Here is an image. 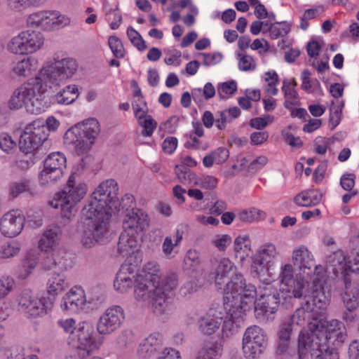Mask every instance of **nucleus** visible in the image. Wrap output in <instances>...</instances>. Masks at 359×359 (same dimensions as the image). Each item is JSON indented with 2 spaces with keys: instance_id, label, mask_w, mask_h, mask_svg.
Listing matches in <instances>:
<instances>
[{
  "instance_id": "ea45409f",
  "label": "nucleus",
  "mask_w": 359,
  "mask_h": 359,
  "mask_svg": "<svg viewBox=\"0 0 359 359\" xmlns=\"http://www.w3.org/2000/svg\"><path fill=\"white\" fill-rule=\"evenodd\" d=\"M8 190L9 195L13 198L23 193H27L29 196H34L37 194L36 187L28 179L11 182Z\"/></svg>"
},
{
  "instance_id": "de8ad7c7",
  "label": "nucleus",
  "mask_w": 359,
  "mask_h": 359,
  "mask_svg": "<svg viewBox=\"0 0 359 359\" xmlns=\"http://www.w3.org/2000/svg\"><path fill=\"white\" fill-rule=\"evenodd\" d=\"M50 255L46 256L42 262L43 268L47 271L66 269L65 260L60 257L58 252H50Z\"/></svg>"
},
{
  "instance_id": "f3484780",
  "label": "nucleus",
  "mask_w": 359,
  "mask_h": 359,
  "mask_svg": "<svg viewBox=\"0 0 359 359\" xmlns=\"http://www.w3.org/2000/svg\"><path fill=\"white\" fill-rule=\"evenodd\" d=\"M266 332L258 325H251L244 332L242 351L245 359H259L267 346Z\"/></svg>"
},
{
  "instance_id": "69168bd1",
  "label": "nucleus",
  "mask_w": 359,
  "mask_h": 359,
  "mask_svg": "<svg viewBox=\"0 0 359 359\" xmlns=\"http://www.w3.org/2000/svg\"><path fill=\"white\" fill-rule=\"evenodd\" d=\"M109 46L116 58H122L125 55V49L119 38L116 36H111L108 39Z\"/></svg>"
},
{
  "instance_id": "423d86ee",
  "label": "nucleus",
  "mask_w": 359,
  "mask_h": 359,
  "mask_svg": "<svg viewBox=\"0 0 359 359\" xmlns=\"http://www.w3.org/2000/svg\"><path fill=\"white\" fill-rule=\"evenodd\" d=\"M111 216L108 212H95L83 208L80 240L84 248H92L110 241Z\"/></svg>"
},
{
  "instance_id": "4468645a",
  "label": "nucleus",
  "mask_w": 359,
  "mask_h": 359,
  "mask_svg": "<svg viewBox=\"0 0 359 359\" xmlns=\"http://www.w3.org/2000/svg\"><path fill=\"white\" fill-rule=\"evenodd\" d=\"M212 265L215 285L218 290L223 291L224 297L226 296L227 290L233 291V288L236 285H238V283L240 281L244 287L254 286L252 284H247L243 276L237 273L236 266L229 258L215 259Z\"/></svg>"
},
{
  "instance_id": "a878e982",
  "label": "nucleus",
  "mask_w": 359,
  "mask_h": 359,
  "mask_svg": "<svg viewBox=\"0 0 359 359\" xmlns=\"http://www.w3.org/2000/svg\"><path fill=\"white\" fill-rule=\"evenodd\" d=\"M177 285V280L175 276L162 280L161 292L156 293L150 306L156 315L161 316L166 313L169 306L168 293L175 290Z\"/></svg>"
},
{
  "instance_id": "a18cd8bd",
  "label": "nucleus",
  "mask_w": 359,
  "mask_h": 359,
  "mask_svg": "<svg viewBox=\"0 0 359 359\" xmlns=\"http://www.w3.org/2000/svg\"><path fill=\"white\" fill-rule=\"evenodd\" d=\"M138 124L143 128L142 135L144 137H151L157 127V123L151 116L144 114L143 111H136V117Z\"/></svg>"
},
{
  "instance_id": "c756f323",
  "label": "nucleus",
  "mask_w": 359,
  "mask_h": 359,
  "mask_svg": "<svg viewBox=\"0 0 359 359\" xmlns=\"http://www.w3.org/2000/svg\"><path fill=\"white\" fill-rule=\"evenodd\" d=\"M62 235V230L57 225L48 226L43 232L38 243L39 249L46 253L56 252Z\"/></svg>"
},
{
  "instance_id": "7c9ffc66",
  "label": "nucleus",
  "mask_w": 359,
  "mask_h": 359,
  "mask_svg": "<svg viewBox=\"0 0 359 359\" xmlns=\"http://www.w3.org/2000/svg\"><path fill=\"white\" fill-rule=\"evenodd\" d=\"M39 68L38 60L32 56L21 58L13 64L11 74L20 79L32 76Z\"/></svg>"
},
{
  "instance_id": "c85d7f7f",
  "label": "nucleus",
  "mask_w": 359,
  "mask_h": 359,
  "mask_svg": "<svg viewBox=\"0 0 359 359\" xmlns=\"http://www.w3.org/2000/svg\"><path fill=\"white\" fill-rule=\"evenodd\" d=\"M137 276L131 265L123 264L117 272L114 282L115 290L122 294L127 292L135 287Z\"/></svg>"
},
{
  "instance_id": "aec40b11",
  "label": "nucleus",
  "mask_w": 359,
  "mask_h": 359,
  "mask_svg": "<svg viewBox=\"0 0 359 359\" xmlns=\"http://www.w3.org/2000/svg\"><path fill=\"white\" fill-rule=\"evenodd\" d=\"M125 318V311L122 306H110L100 315L96 325V330L101 335H110L122 326Z\"/></svg>"
},
{
  "instance_id": "0e129e2a",
  "label": "nucleus",
  "mask_w": 359,
  "mask_h": 359,
  "mask_svg": "<svg viewBox=\"0 0 359 359\" xmlns=\"http://www.w3.org/2000/svg\"><path fill=\"white\" fill-rule=\"evenodd\" d=\"M127 36L131 43L137 48V50L143 51L147 48L145 41L142 36L133 27H130L128 28Z\"/></svg>"
},
{
  "instance_id": "9b49d317",
  "label": "nucleus",
  "mask_w": 359,
  "mask_h": 359,
  "mask_svg": "<svg viewBox=\"0 0 359 359\" xmlns=\"http://www.w3.org/2000/svg\"><path fill=\"white\" fill-rule=\"evenodd\" d=\"M100 132V123L95 118L78 123L65 133L64 140L76 153L82 154L90 149Z\"/></svg>"
},
{
  "instance_id": "603ef678",
  "label": "nucleus",
  "mask_w": 359,
  "mask_h": 359,
  "mask_svg": "<svg viewBox=\"0 0 359 359\" xmlns=\"http://www.w3.org/2000/svg\"><path fill=\"white\" fill-rule=\"evenodd\" d=\"M38 264L37 259L31 256L26 257L16 271L18 278L26 279L32 273Z\"/></svg>"
},
{
  "instance_id": "49530a36",
  "label": "nucleus",
  "mask_w": 359,
  "mask_h": 359,
  "mask_svg": "<svg viewBox=\"0 0 359 359\" xmlns=\"http://www.w3.org/2000/svg\"><path fill=\"white\" fill-rule=\"evenodd\" d=\"M21 250V244L17 240H9L0 245V259H8L19 255Z\"/></svg>"
},
{
  "instance_id": "20e7f679",
  "label": "nucleus",
  "mask_w": 359,
  "mask_h": 359,
  "mask_svg": "<svg viewBox=\"0 0 359 359\" xmlns=\"http://www.w3.org/2000/svg\"><path fill=\"white\" fill-rule=\"evenodd\" d=\"M325 275L322 267L316 268V273L313 279V289L306 297H301L304 302L299 309H297L292 317L285 320L293 325L296 330L312 319L318 320L317 316L326 310L330 303V294L324 290Z\"/></svg>"
},
{
  "instance_id": "b1692460",
  "label": "nucleus",
  "mask_w": 359,
  "mask_h": 359,
  "mask_svg": "<svg viewBox=\"0 0 359 359\" xmlns=\"http://www.w3.org/2000/svg\"><path fill=\"white\" fill-rule=\"evenodd\" d=\"M161 284H156L144 276H137L134 289L136 304L142 308H149L156 292H160Z\"/></svg>"
},
{
  "instance_id": "cd10ccee",
  "label": "nucleus",
  "mask_w": 359,
  "mask_h": 359,
  "mask_svg": "<svg viewBox=\"0 0 359 359\" xmlns=\"http://www.w3.org/2000/svg\"><path fill=\"white\" fill-rule=\"evenodd\" d=\"M163 346V335L159 332H153L140 341L136 352L140 358H149L159 352Z\"/></svg>"
},
{
  "instance_id": "6e6552de",
  "label": "nucleus",
  "mask_w": 359,
  "mask_h": 359,
  "mask_svg": "<svg viewBox=\"0 0 359 359\" xmlns=\"http://www.w3.org/2000/svg\"><path fill=\"white\" fill-rule=\"evenodd\" d=\"M57 323L69 334V344L85 351L86 355L97 351L103 342L102 338L95 333L93 327L88 323L83 322L76 326L75 320L72 318L60 320Z\"/></svg>"
},
{
  "instance_id": "0eeeda50",
  "label": "nucleus",
  "mask_w": 359,
  "mask_h": 359,
  "mask_svg": "<svg viewBox=\"0 0 359 359\" xmlns=\"http://www.w3.org/2000/svg\"><path fill=\"white\" fill-rule=\"evenodd\" d=\"M40 81L36 74L34 79L15 88L8 100V107L13 111L25 108L27 112L34 114L46 111L49 104L42 99L40 91L45 85Z\"/></svg>"
},
{
  "instance_id": "5701e85b",
  "label": "nucleus",
  "mask_w": 359,
  "mask_h": 359,
  "mask_svg": "<svg viewBox=\"0 0 359 359\" xmlns=\"http://www.w3.org/2000/svg\"><path fill=\"white\" fill-rule=\"evenodd\" d=\"M25 217L18 209L11 210L0 217V233L8 238L19 236L25 226Z\"/></svg>"
},
{
  "instance_id": "6ab92c4d",
  "label": "nucleus",
  "mask_w": 359,
  "mask_h": 359,
  "mask_svg": "<svg viewBox=\"0 0 359 359\" xmlns=\"http://www.w3.org/2000/svg\"><path fill=\"white\" fill-rule=\"evenodd\" d=\"M43 168L39 175L41 186H49L60 180L67 166L65 155L60 151L49 154L43 161Z\"/></svg>"
},
{
  "instance_id": "79ce46f5",
  "label": "nucleus",
  "mask_w": 359,
  "mask_h": 359,
  "mask_svg": "<svg viewBox=\"0 0 359 359\" xmlns=\"http://www.w3.org/2000/svg\"><path fill=\"white\" fill-rule=\"evenodd\" d=\"M297 83L294 79H284L282 90L284 93L285 107L289 109L299 103V95L295 89Z\"/></svg>"
},
{
  "instance_id": "72a5a7b5",
  "label": "nucleus",
  "mask_w": 359,
  "mask_h": 359,
  "mask_svg": "<svg viewBox=\"0 0 359 359\" xmlns=\"http://www.w3.org/2000/svg\"><path fill=\"white\" fill-rule=\"evenodd\" d=\"M183 231L176 229L172 234L166 236L162 243V252L166 258L170 259L177 253V248L183 240Z\"/></svg>"
},
{
  "instance_id": "052dcab7",
  "label": "nucleus",
  "mask_w": 359,
  "mask_h": 359,
  "mask_svg": "<svg viewBox=\"0 0 359 359\" xmlns=\"http://www.w3.org/2000/svg\"><path fill=\"white\" fill-rule=\"evenodd\" d=\"M237 90V83L235 81H229L219 83L217 93L221 99H226L235 93Z\"/></svg>"
},
{
  "instance_id": "e433bc0d",
  "label": "nucleus",
  "mask_w": 359,
  "mask_h": 359,
  "mask_svg": "<svg viewBox=\"0 0 359 359\" xmlns=\"http://www.w3.org/2000/svg\"><path fill=\"white\" fill-rule=\"evenodd\" d=\"M80 92L76 84H69L61 88L53 96L55 102L60 105L73 104L79 97Z\"/></svg>"
},
{
  "instance_id": "774afa93",
  "label": "nucleus",
  "mask_w": 359,
  "mask_h": 359,
  "mask_svg": "<svg viewBox=\"0 0 359 359\" xmlns=\"http://www.w3.org/2000/svg\"><path fill=\"white\" fill-rule=\"evenodd\" d=\"M251 248L250 241L248 235H241L236 237L233 242L234 253L243 250H250Z\"/></svg>"
},
{
  "instance_id": "4c0bfd02",
  "label": "nucleus",
  "mask_w": 359,
  "mask_h": 359,
  "mask_svg": "<svg viewBox=\"0 0 359 359\" xmlns=\"http://www.w3.org/2000/svg\"><path fill=\"white\" fill-rule=\"evenodd\" d=\"M69 286L65 276L59 273H52L46 282V292L51 297H56Z\"/></svg>"
},
{
  "instance_id": "13d9d810",
  "label": "nucleus",
  "mask_w": 359,
  "mask_h": 359,
  "mask_svg": "<svg viewBox=\"0 0 359 359\" xmlns=\"http://www.w3.org/2000/svg\"><path fill=\"white\" fill-rule=\"evenodd\" d=\"M184 264L187 269L192 271H197L201 266L198 252L196 250H188L184 258Z\"/></svg>"
},
{
  "instance_id": "680f3d73",
  "label": "nucleus",
  "mask_w": 359,
  "mask_h": 359,
  "mask_svg": "<svg viewBox=\"0 0 359 359\" xmlns=\"http://www.w3.org/2000/svg\"><path fill=\"white\" fill-rule=\"evenodd\" d=\"M290 30V25L285 22H277L271 24L268 28L269 36L271 39H277L286 35Z\"/></svg>"
},
{
  "instance_id": "3c124183",
  "label": "nucleus",
  "mask_w": 359,
  "mask_h": 359,
  "mask_svg": "<svg viewBox=\"0 0 359 359\" xmlns=\"http://www.w3.org/2000/svg\"><path fill=\"white\" fill-rule=\"evenodd\" d=\"M43 0H8V5L11 10L22 13L29 9L39 7Z\"/></svg>"
},
{
  "instance_id": "a19ab883",
  "label": "nucleus",
  "mask_w": 359,
  "mask_h": 359,
  "mask_svg": "<svg viewBox=\"0 0 359 359\" xmlns=\"http://www.w3.org/2000/svg\"><path fill=\"white\" fill-rule=\"evenodd\" d=\"M222 321V317L206 314L201 317L198 322L199 330L204 334L211 335L219 329Z\"/></svg>"
},
{
  "instance_id": "5fc2aeb1",
  "label": "nucleus",
  "mask_w": 359,
  "mask_h": 359,
  "mask_svg": "<svg viewBox=\"0 0 359 359\" xmlns=\"http://www.w3.org/2000/svg\"><path fill=\"white\" fill-rule=\"evenodd\" d=\"M324 12V7L323 6H318L316 7L306 10L300 20V27L303 30H306L309 26V20L316 18Z\"/></svg>"
},
{
  "instance_id": "864d4df0",
  "label": "nucleus",
  "mask_w": 359,
  "mask_h": 359,
  "mask_svg": "<svg viewBox=\"0 0 359 359\" xmlns=\"http://www.w3.org/2000/svg\"><path fill=\"white\" fill-rule=\"evenodd\" d=\"M175 172L180 182L185 185L195 186L197 177L196 173L179 165L175 166Z\"/></svg>"
},
{
  "instance_id": "a211bd4d",
  "label": "nucleus",
  "mask_w": 359,
  "mask_h": 359,
  "mask_svg": "<svg viewBox=\"0 0 359 359\" xmlns=\"http://www.w3.org/2000/svg\"><path fill=\"white\" fill-rule=\"evenodd\" d=\"M43 122L39 119L28 123L24 128L19 141L20 149L29 154L38 150L48 139Z\"/></svg>"
},
{
  "instance_id": "4d7b16f0",
  "label": "nucleus",
  "mask_w": 359,
  "mask_h": 359,
  "mask_svg": "<svg viewBox=\"0 0 359 359\" xmlns=\"http://www.w3.org/2000/svg\"><path fill=\"white\" fill-rule=\"evenodd\" d=\"M238 60V69L242 72H252L255 70L257 65L254 58L244 53L237 54Z\"/></svg>"
},
{
  "instance_id": "ddd939ff",
  "label": "nucleus",
  "mask_w": 359,
  "mask_h": 359,
  "mask_svg": "<svg viewBox=\"0 0 359 359\" xmlns=\"http://www.w3.org/2000/svg\"><path fill=\"white\" fill-rule=\"evenodd\" d=\"M18 309L29 320L41 318L53 309L54 299L35 294L31 290H22L15 297Z\"/></svg>"
},
{
  "instance_id": "6e6d98bb",
  "label": "nucleus",
  "mask_w": 359,
  "mask_h": 359,
  "mask_svg": "<svg viewBox=\"0 0 359 359\" xmlns=\"http://www.w3.org/2000/svg\"><path fill=\"white\" fill-rule=\"evenodd\" d=\"M265 217L266 213L264 212L254 208L243 210L237 215L239 220L247 222H252L256 219H263Z\"/></svg>"
},
{
  "instance_id": "412c9836",
  "label": "nucleus",
  "mask_w": 359,
  "mask_h": 359,
  "mask_svg": "<svg viewBox=\"0 0 359 359\" xmlns=\"http://www.w3.org/2000/svg\"><path fill=\"white\" fill-rule=\"evenodd\" d=\"M278 252L276 246L272 243H265L261 245L251 264V273L253 276L261 278L265 271H269L274 266ZM271 277V273L269 272Z\"/></svg>"
},
{
  "instance_id": "473e14b6",
  "label": "nucleus",
  "mask_w": 359,
  "mask_h": 359,
  "mask_svg": "<svg viewBox=\"0 0 359 359\" xmlns=\"http://www.w3.org/2000/svg\"><path fill=\"white\" fill-rule=\"evenodd\" d=\"M342 301L346 309L351 312L359 304V285L345 279V289L342 294Z\"/></svg>"
},
{
  "instance_id": "c03bdc74",
  "label": "nucleus",
  "mask_w": 359,
  "mask_h": 359,
  "mask_svg": "<svg viewBox=\"0 0 359 359\" xmlns=\"http://www.w3.org/2000/svg\"><path fill=\"white\" fill-rule=\"evenodd\" d=\"M160 266L156 262L151 261L147 262L143 267L138 276H144L147 280H152L154 283L161 284V281L168 278L159 276ZM170 276H169L170 277Z\"/></svg>"
},
{
  "instance_id": "8fccbe9b",
  "label": "nucleus",
  "mask_w": 359,
  "mask_h": 359,
  "mask_svg": "<svg viewBox=\"0 0 359 359\" xmlns=\"http://www.w3.org/2000/svg\"><path fill=\"white\" fill-rule=\"evenodd\" d=\"M262 79L266 83L264 91L269 96L276 95L278 93L277 84L278 83V75L275 71L264 72Z\"/></svg>"
},
{
  "instance_id": "58836bf2",
  "label": "nucleus",
  "mask_w": 359,
  "mask_h": 359,
  "mask_svg": "<svg viewBox=\"0 0 359 359\" xmlns=\"http://www.w3.org/2000/svg\"><path fill=\"white\" fill-rule=\"evenodd\" d=\"M323 194L316 189L302 191L294 198V202L298 206L309 207L319 204Z\"/></svg>"
},
{
  "instance_id": "4be33fe9",
  "label": "nucleus",
  "mask_w": 359,
  "mask_h": 359,
  "mask_svg": "<svg viewBox=\"0 0 359 359\" xmlns=\"http://www.w3.org/2000/svg\"><path fill=\"white\" fill-rule=\"evenodd\" d=\"M137 235L123 230L117 245L118 253L123 257L130 259L131 264L133 262L135 264H137L142 260L140 241Z\"/></svg>"
},
{
  "instance_id": "39448f33",
  "label": "nucleus",
  "mask_w": 359,
  "mask_h": 359,
  "mask_svg": "<svg viewBox=\"0 0 359 359\" xmlns=\"http://www.w3.org/2000/svg\"><path fill=\"white\" fill-rule=\"evenodd\" d=\"M83 169V161L75 165L64 188L55 193L48 204L54 209L60 208L61 216L69 219L76 204L82 201L88 191L87 184L81 179Z\"/></svg>"
},
{
  "instance_id": "dca6fc26",
  "label": "nucleus",
  "mask_w": 359,
  "mask_h": 359,
  "mask_svg": "<svg viewBox=\"0 0 359 359\" xmlns=\"http://www.w3.org/2000/svg\"><path fill=\"white\" fill-rule=\"evenodd\" d=\"M71 18L56 10H42L31 13L27 23L44 32H54L67 27Z\"/></svg>"
},
{
  "instance_id": "c9c22d12",
  "label": "nucleus",
  "mask_w": 359,
  "mask_h": 359,
  "mask_svg": "<svg viewBox=\"0 0 359 359\" xmlns=\"http://www.w3.org/2000/svg\"><path fill=\"white\" fill-rule=\"evenodd\" d=\"M327 269L337 276L347 275V259L341 250H337L331 254L327 257Z\"/></svg>"
},
{
  "instance_id": "f03ea898",
  "label": "nucleus",
  "mask_w": 359,
  "mask_h": 359,
  "mask_svg": "<svg viewBox=\"0 0 359 359\" xmlns=\"http://www.w3.org/2000/svg\"><path fill=\"white\" fill-rule=\"evenodd\" d=\"M292 260L294 265L299 269V273L294 274V266L285 264L280 268L278 279L280 281V290L285 298L306 297L313 289V279L316 276V268L322 267L327 280V270L321 265H315V259L311 251L304 245H299L292 251Z\"/></svg>"
},
{
  "instance_id": "2f4dec72",
  "label": "nucleus",
  "mask_w": 359,
  "mask_h": 359,
  "mask_svg": "<svg viewBox=\"0 0 359 359\" xmlns=\"http://www.w3.org/2000/svg\"><path fill=\"white\" fill-rule=\"evenodd\" d=\"M296 328L285 319L280 323L278 332L277 351L280 354L288 352L291 346V334Z\"/></svg>"
},
{
  "instance_id": "f8f14e48",
  "label": "nucleus",
  "mask_w": 359,
  "mask_h": 359,
  "mask_svg": "<svg viewBox=\"0 0 359 359\" xmlns=\"http://www.w3.org/2000/svg\"><path fill=\"white\" fill-rule=\"evenodd\" d=\"M118 191V184L114 180L103 181L92 193L83 209L95 212H108L111 215L115 214L119 211Z\"/></svg>"
},
{
  "instance_id": "9d476101",
  "label": "nucleus",
  "mask_w": 359,
  "mask_h": 359,
  "mask_svg": "<svg viewBox=\"0 0 359 359\" xmlns=\"http://www.w3.org/2000/svg\"><path fill=\"white\" fill-rule=\"evenodd\" d=\"M265 286L259 298L254 297L255 314L260 322H267L274 318L273 315L277 311L280 303H290L294 297L285 298L280 290V281L273 279H262Z\"/></svg>"
},
{
  "instance_id": "1a4fd4ad",
  "label": "nucleus",
  "mask_w": 359,
  "mask_h": 359,
  "mask_svg": "<svg viewBox=\"0 0 359 359\" xmlns=\"http://www.w3.org/2000/svg\"><path fill=\"white\" fill-rule=\"evenodd\" d=\"M78 68L77 61L72 57H54L52 63L44 64L38 71L37 79L46 88H58L73 79Z\"/></svg>"
},
{
  "instance_id": "bf43d9fd",
  "label": "nucleus",
  "mask_w": 359,
  "mask_h": 359,
  "mask_svg": "<svg viewBox=\"0 0 359 359\" xmlns=\"http://www.w3.org/2000/svg\"><path fill=\"white\" fill-rule=\"evenodd\" d=\"M218 184V179L212 175H201L196 177L195 186L204 189H215Z\"/></svg>"
},
{
  "instance_id": "7ed1b4c3",
  "label": "nucleus",
  "mask_w": 359,
  "mask_h": 359,
  "mask_svg": "<svg viewBox=\"0 0 359 359\" xmlns=\"http://www.w3.org/2000/svg\"><path fill=\"white\" fill-rule=\"evenodd\" d=\"M238 284L233 291L227 290L224 297V309L227 316L222 330L223 339L229 338L238 332L247 313L252 307L254 297L257 296L255 286L244 287L241 281Z\"/></svg>"
},
{
  "instance_id": "338daca9",
  "label": "nucleus",
  "mask_w": 359,
  "mask_h": 359,
  "mask_svg": "<svg viewBox=\"0 0 359 359\" xmlns=\"http://www.w3.org/2000/svg\"><path fill=\"white\" fill-rule=\"evenodd\" d=\"M16 142L8 133L0 134V148L6 153L11 152L16 148Z\"/></svg>"
},
{
  "instance_id": "393cba45",
  "label": "nucleus",
  "mask_w": 359,
  "mask_h": 359,
  "mask_svg": "<svg viewBox=\"0 0 359 359\" xmlns=\"http://www.w3.org/2000/svg\"><path fill=\"white\" fill-rule=\"evenodd\" d=\"M87 303L85 292L81 287L74 286L61 298L60 308L67 315L77 313L82 311Z\"/></svg>"
},
{
  "instance_id": "2eb2a0df",
  "label": "nucleus",
  "mask_w": 359,
  "mask_h": 359,
  "mask_svg": "<svg viewBox=\"0 0 359 359\" xmlns=\"http://www.w3.org/2000/svg\"><path fill=\"white\" fill-rule=\"evenodd\" d=\"M43 35L35 30H24L11 38L6 43V50L16 55L34 54L43 47Z\"/></svg>"
},
{
  "instance_id": "e2e57ef3",
  "label": "nucleus",
  "mask_w": 359,
  "mask_h": 359,
  "mask_svg": "<svg viewBox=\"0 0 359 359\" xmlns=\"http://www.w3.org/2000/svg\"><path fill=\"white\" fill-rule=\"evenodd\" d=\"M232 238L229 234H217L212 241L211 243L220 252H224L231 244Z\"/></svg>"
},
{
  "instance_id": "bb28decb",
  "label": "nucleus",
  "mask_w": 359,
  "mask_h": 359,
  "mask_svg": "<svg viewBox=\"0 0 359 359\" xmlns=\"http://www.w3.org/2000/svg\"><path fill=\"white\" fill-rule=\"evenodd\" d=\"M147 215L141 209L127 210L123 219V230L138 234L149 226Z\"/></svg>"
},
{
  "instance_id": "f257e3e1",
  "label": "nucleus",
  "mask_w": 359,
  "mask_h": 359,
  "mask_svg": "<svg viewBox=\"0 0 359 359\" xmlns=\"http://www.w3.org/2000/svg\"><path fill=\"white\" fill-rule=\"evenodd\" d=\"M347 338L344 324L336 319L311 321L298 337L297 355L300 359H339L337 348Z\"/></svg>"
},
{
  "instance_id": "37998d69",
  "label": "nucleus",
  "mask_w": 359,
  "mask_h": 359,
  "mask_svg": "<svg viewBox=\"0 0 359 359\" xmlns=\"http://www.w3.org/2000/svg\"><path fill=\"white\" fill-rule=\"evenodd\" d=\"M15 287V280L10 275L4 274L0 276V306H3V312L8 309V304L6 300H4L7 296H8Z\"/></svg>"
},
{
  "instance_id": "f704fd0d",
  "label": "nucleus",
  "mask_w": 359,
  "mask_h": 359,
  "mask_svg": "<svg viewBox=\"0 0 359 359\" xmlns=\"http://www.w3.org/2000/svg\"><path fill=\"white\" fill-rule=\"evenodd\" d=\"M223 353V346L217 341H208L198 348L196 359H220Z\"/></svg>"
},
{
  "instance_id": "09e8293b",
  "label": "nucleus",
  "mask_w": 359,
  "mask_h": 359,
  "mask_svg": "<svg viewBox=\"0 0 359 359\" xmlns=\"http://www.w3.org/2000/svg\"><path fill=\"white\" fill-rule=\"evenodd\" d=\"M302 81V88L308 93H321L323 90L319 81L317 79H311V73L308 69H304L301 74Z\"/></svg>"
}]
</instances>
